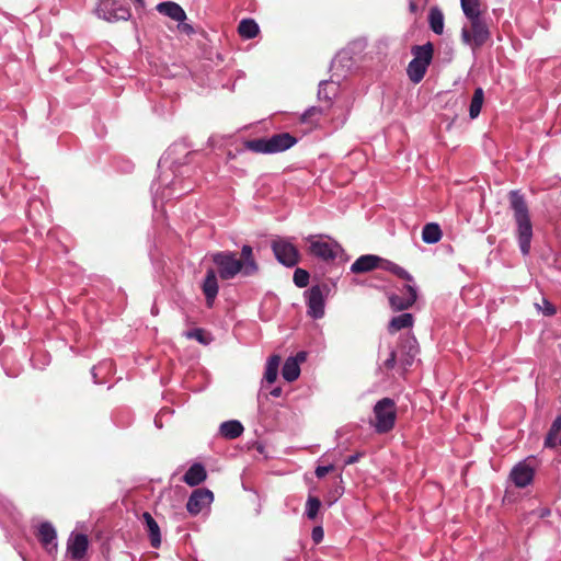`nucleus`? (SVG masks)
<instances>
[{
	"label": "nucleus",
	"instance_id": "16",
	"mask_svg": "<svg viewBox=\"0 0 561 561\" xmlns=\"http://www.w3.org/2000/svg\"><path fill=\"white\" fill-rule=\"evenodd\" d=\"M382 260L373 254H366L359 256L351 266V271L353 273H366L378 266H381Z\"/></svg>",
	"mask_w": 561,
	"mask_h": 561
},
{
	"label": "nucleus",
	"instance_id": "31",
	"mask_svg": "<svg viewBox=\"0 0 561 561\" xmlns=\"http://www.w3.org/2000/svg\"><path fill=\"white\" fill-rule=\"evenodd\" d=\"M427 66L416 61L411 60L408 66V75L412 82L419 83L425 76Z\"/></svg>",
	"mask_w": 561,
	"mask_h": 561
},
{
	"label": "nucleus",
	"instance_id": "19",
	"mask_svg": "<svg viewBox=\"0 0 561 561\" xmlns=\"http://www.w3.org/2000/svg\"><path fill=\"white\" fill-rule=\"evenodd\" d=\"M142 520L147 527V531L150 538L151 546L158 548L161 543V534L158 523L154 520L152 515L148 512L142 514Z\"/></svg>",
	"mask_w": 561,
	"mask_h": 561
},
{
	"label": "nucleus",
	"instance_id": "27",
	"mask_svg": "<svg viewBox=\"0 0 561 561\" xmlns=\"http://www.w3.org/2000/svg\"><path fill=\"white\" fill-rule=\"evenodd\" d=\"M259 25L252 19H243L238 26V32L242 38L251 39L259 34Z\"/></svg>",
	"mask_w": 561,
	"mask_h": 561
},
{
	"label": "nucleus",
	"instance_id": "2",
	"mask_svg": "<svg viewBox=\"0 0 561 561\" xmlns=\"http://www.w3.org/2000/svg\"><path fill=\"white\" fill-rule=\"evenodd\" d=\"M510 205L516 222V238L519 250L522 254L526 256L530 253L533 239V224L528 206L524 196L518 191H512L510 193Z\"/></svg>",
	"mask_w": 561,
	"mask_h": 561
},
{
	"label": "nucleus",
	"instance_id": "21",
	"mask_svg": "<svg viewBox=\"0 0 561 561\" xmlns=\"http://www.w3.org/2000/svg\"><path fill=\"white\" fill-rule=\"evenodd\" d=\"M243 425L236 420L226 421L220 424L219 433L228 439H234L243 433Z\"/></svg>",
	"mask_w": 561,
	"mask_h": 561
},
{
	"label": "nucleus",
	"instance_id": "13",
	"mask_svg": "<svg viewBox=\"0 0 561 561\" xmlns=\"http://www.w3.org/2000/svg\"><path fill=\"white\" fill-rule=\"evenodd\" d=\"M37 537L48 553L57 551V533L50 523L45 522L38 526Z\"/></svg>",
	"mask_w": 561,
	"mask_h": 561
},
{
	"label": "nucleus",
	"instance_id": "14",
	"mask_svg": "<svg viewBox=\"0 0 561 561\" xmlns=\"http://www.w3.org/2000/svg\"><path fill=\"white\" fill-rule=\"evenodd\" d=\"M89 540L83 534H71L67 542V552L73 560H81L88 550Z\"/></svg>",
	"mask_w": 561,
	"mask_h": 561
},
{
	"label": "nucleus",
	"instance_id": "41",
	"mask_svg": "<svg viewBox=\"0 0 561 561\" xmlns=\"http://www.w3.org/2000/svg\"><path fill=\"white\" fill-rule=\"evenodd\" d=\"M396 357H397L396 352L391 351L389 354V357L385 360V366L387 368H393L394 364H396Z\"/></svg>",
	"mask_w": 561,
	"mask_h": 561
},
{
	"label": "nucleus",
	"instance_id": "37",
	"mask_svg": "<svg viewBox=\"0 0 561 561\" xmlns=\"http://www.w3.org/2000/svg\"><path fill=\"white\" fill-rule=\"evenodd\" d=\"M538 308H540L542 310V313L548 317H551L557 312L556 307L547 299L542 300V308L540 306H538Z\"/></svg>",
	"mask_w": 561,
	"mask_h": 561
},
{
	"label": "nucleus",
	"instance_id": "46",
	"mask_svg": "<svg viewBox=\"0 0 561 561\" xmlns=\"http://www.w3.org/2000/svg\"><path fill=\"white\" fill-rule=\"evenodd\" d=\"M184 28H185L186 31H191V30H192V27H191L190 25H185V26H184Z\"/></svg>",
	"mask_w": 561,
	"mask_h": 561
},
{
	"label": "nucleus",
	"instance_id": "43",
	"mask_svg": "<svg viewBox=\"0 0 561 561\" xmlns=\"http://www.w3.org/2000/svg\"><path fill=\"white\" fill-rule=\"evenodd\" d=\"M282 388L280 387H276L274 388L272 391H271V396L274 397V398H278L282 396Z\"/></svg>",
	"mask_w": 561,
	"mask_h": 561
},
{
	"label": "nucleus",
	"instance_id": "34",
	"mask_svg": "<svg viewBox=\"0 0 561 561\" xmlns=\"http://www.w3.org/2000/svg\"><path fill=\"white\" fill-rule=\"evenodd\" d=\"M321 502L319 499L309 496L306 504V515L309 519H314L318 515Z\"/></svg>",
	"mask_w": 561,
	"mask_h": 561
},
{
	"label": "nucleus",
	"instance_id": "38",
	"mask_svg": "<svg viewBox=\"0 0 561 561\" xmlns=\"http://www.w3.org/2000/svg\"><path fill=\"white\" fill-rule=\"evenodd\" d=\"M334 470V466L333 465H328V466H318L316 468V476L317 478L321 479L323 478L325 474H328L329 472L333 471Z\"/></svg>",
	"mask_w": 561,
	"mask_h": 561
},
{
	"label": "nucleus",
	"instance_id": "44",
	"mask_svg": "<svg viewBox=\"0 0 561 561\" xmlns=\"http://www.w3.org/2000/svg\"><path fill=\"white\" fill-rule=\"evenodd\" d=\"M294 358L298 359V365L306 359V353L299 352Z\"/></svg>",
	"mask_w": 561,
	"mask_h": 561
},
{
	"label": "nucleus",
	"instance_id": "3",
	"mask_svg": "<svg viewBox=\"0 0 561 561\" xmlns=\"http://www.w3.org/2000/svg\"><path fill=\"white\" fill-rule=\"evenodd\" d=\"M296 144V139L288 133L273 135L270 138L253 139L245 142V148L259 153L282 152Z\"/></svg>",
	"mask_w": 561,
	"mask_h": 561
},
{
	"label": "nucleus",
	"instance_id": "42",
	"mask_svg": "<svg viewBox=\"0 0 561 561\" xmlns=\"http://www.w3.org/2000/svg\"><path fill=\"white\" fill-rule=\"evenodd\" d=\"M363 457V454L362 453H356L354 455H351L348 456L346 459H345V465L348 466V465H353L355 462H357L360 458Z\"/></svg>",
	"mask_w": 561,
	"mask_h": 561
},
{
	"label": "nucleus",
	"instance_id": "28",
	"mask_svg": "<svg viewBox=\"0 0 561 561\" xmlns=\"http://www.w3.org/2000/svg\"><path fill=\"white\" fill-rule=\"evenodd\" d=\"M428 23L431 30L440 35L444 31V14L440 9L437 7L431 8L428 13Z\"/></svg>",
	"mask_w": 561,
	"mask_h": 561
},
{
	"label": "nucleus",
	"instance_id": "35",
	"mask_svg": "<svg viewBox=\"0 0 561 561\" xmlns=\"http://www.w3.org/2000/svg\"><path fill=\"white\" fill-rule=\"evenodd\" d=\"M309 277V273L306 270L297 268L294 272V283L299 288H304L308 285Z\"/></svg>",
	"mask_w": 561,
	"mask_h": 561
},
{
	"label": "nucleus",
	"instance_id": "12",
	"mask_svg": "<svg viewBox=\"0 0 561 561\" xmlns=\"http://www.w3.org/2000/svg\"><path fill=\"white\" fill-rule=\"evenodd\" d=\"M534 476L535 470L526 460L515 465L510 473L512 482L517 488H526L534 480Z\"/></svg>",
	"mask_w": 561,
	"mask_h": 561
},
{
	"label": "nucleus",
	"instance_id": "33",
	"mask_svg": "<svg viewBox=\"0 0 561 561\" xmlns=\"http://www.w3.org/2000/svg\"><path fill=\"white\" fill-rule=\"evenodd\" d=\"M380 267L396 274L397 276H399L402 279H405L408 283H413V277L410 273H408L404 268H402L401 266H399L390 261L382 260Z\"/></svg>",
	"mask_w": 561,
	"mask_h": 561
},
{
	"label": "nucleus",
	"instance_id": "40",
	"mask_svg": "<svg viewBox=\"0 0 561 561\" xmlns=\"http://www.w3.org/2000/svg\"><path fill=\"white\" fill-rule=\"evenodd\" d=\"M316 113H319V110L317 107L312 106L308 108L301 116L302 122H308L310 117Z\"/></svg>",
	"mask_w": 561,
	"mask_h": 561
},
{
	"label": "nucleus",
	"instance_id": "39",
	"mask_svg": "<svg viewBox=\"0 0 561 561\" xmlns=\"http://www.w3.org/2000/svg\"><path fill=\"white\" fill-rule=\"evenodd\" d=\"M312 540L316 542V543H319L322 541L323 539V529L322 527L320 526H317L312 529Z\"/></svg>",
	"mask_w": 561,
	"mask_h": 561
},
{
	"label": "nucleus",
	"instance_id": "6",
	"mask_svg": "<svg viewBox=\"0 0 561 561\" xmlns=\"http://www.w3.org/2000/svg\"><path fill=\"white\" fill-rule=\"evenodd\" d=\"M95 13L107 22L127 21L131 15L130 9L117 0H100Z\"/></svg>",
	"mask_w": 561,
	"mask_h": 561
},
{
	"label": "nucleus",
	"instance_id": "22",
	"mask_svg": "<svg viewBox=\"0 0 561 561\" xmlns=\"http://www.w3.org/2000/svg\"><path fill=\"white\" fill-rule=\"evenodd\" d=\"M443 232L438 224H426L422 229V240L427 244H435L442 239Z\"/></svg>",
	"mask_w": 561,
	"mask_h": 561
},
{
	"label": "nucleus",
	"instance_id": "15",
	"mask_svg": "<svg viewBox=\"0 0 561 561\" xmlns=\"http://www.w3.org/2000/svg\"><path fill=\"white\" fill-rule=\"evenodd\" d=\"M202 289L206 297L207 306L209 308L213 307L215 299L218 295V290H219L217 275L214 270L210 268L207 271L204 282H203V285H202Z\"/></svg>",
	"mask_w": 561,
	"mask_h": 561
},
{
	"label": "nucleus",
	"instance_id": "25",
	"mask_svg": "<svg viewBox=\"0 0 561 561\" xmlns=\"http://www.w3.org/2000/svg\"><path fill=\"white\" fill-rule=\"evenodd\" d=\"M280 364V356L279 355H272L268 357L265 366L264 377L263 381L267 383H273L278 375V367Z\"/></svg>",
	"mask_w": 561,
	"mask_h": 561
},
{
	"label": "nucleus",
	"instance_id": "4",
	"mask_svg": "<svg viewBox=\"0 0 561 561\" xmlns=\"http://www.w3.org/2000/svg\"><path fill=\"white\" fill-rule=\"evenodd\" d=\"M374 417L375 421L371 424L377 433L390 432L394 427L397 419L394 401L390 398L377 401L374 407Z\"/></svg>",
	"mask_w": 561,
	"mask_h": 561
},
{
	"label": "nucleus",
	"instance_id": "1",
	"mask_svg": "<svg viewBox=\"0 0 561 561\" xmlns=\"http://www.w3.org/2000/svg\"><path fill=\"white\" fill-rule=\"evenodd\" d=\"M213 262L216 264L218 274L222 279H231L239 273L251 276L259 271L252 247L248 244H244L241 249V259H238L234 252L222 251L213 255Z\"/></svg>",
	"mask_w": 561,
	"mask_h": 561
},
{
	"label": "nucleus",
	"instance_id": "8",
	"mask_svg": "<svg viewBox=\"0 0 561 561\" xmlns=\"http://www.w3.org/2000/svg\"><path fill=\"white\" fill-rule=\"evenodd\" d=\"M310 253L323 261L334 260L340 253H342V247L333 239L329 237H309Z\"/></svg>",
	"mask_w": 561,
	"mask_h": 561
},
{
	"label": "nucleus",
	"instance_id": "17",
	"mask_svg": "<svg viewBox=\"0 0 561 561\" xmlns=\"http://www.w3.org/2000/svg\"><path fill=\"white\" fill-rule=\"evenodd\" d=\"M157 10L159 13L167 15L176 22H183L186 19V13L182 7L172 1L159 3L157 5Z\"/></svg>",
	"mask_w": 561,
	"mask_h": 561
},
{
	"label": "nucleus",
	"instance_id": "11",
	"mask_svg": "<svg viewBox=\"0 0 561 561\" xmlns=\"http://www.w3.org/2000/svg\"><path fill=\"white\" fill-rule=\"evenodd\" d=\"M416 287L413 283H408L404 286L402 296L392 294L389 296V302L393 310L401 311L410 308L416 300Z\"/></svg>",
	"mask_w": 561,
	"mask_h": 561
},
{
	"label": "nucleus",
	"instance_id": "36",
	"mask_svg": "<svg viewBox=\"0 0 561 561\" xmlns=\"http://www.w3.org/2000/svg\"><path fill=\"white\" fill-rule=\"evenodd\" d=\"M186 337L197 340L203 344H207L208 341L204 336V331L202 329H193L185 333Z\"/></svg>",
	"mask_w": 561,
	"mask_h": 561
},
{
	"label": "nucleus",
	"instance_id": "23",
	"mask_svg": "<svg viewBox=\"0 0 561 561\" xmlns=\"http://www.w3.org/2000/svg\"><path fill=\"white\" fill-rule=\"evenodd\" d=\"M561 432V413L552 422L543 442L545 448L554 449L558 446V437Z\"/></svg>",
	"mask_w": 561,
	"mask_h": 561
},
{
	"label": "nucleus",
	"instance_id": "5",
	"mask_svg": "<svg viewBox=\"0 0 561 561\" xmlns=\"http://www.w3.org/2000/svg\"><path fill=\"white\" fill-rule=\"evenodd\" d=\"M470 28H461L462 42L473 48L482 46L490 38V31L482 15L469 18Z\"/></svg>",
	"mask_w": 561,
	"mask_h": 561
},
{
	"label": "nucleus",
	"instance_id": "9",
	"mask_svg": "<svg viewBox=\"0 0 561 561\" xmlns=\"http://www.w3.org/2000/svg\"><path fill=\"white\" fill-rule=\"evenodd\" d=\"M325 291H328L327 285H314L305 291L308 314L312 319H321L324 316Z\"/></svg>",
	"mask_w": 561,
	"mask_h": 561
},
{
	"label": "nucleus",
	"instance_id": "20",
	"mask_svg": "<svg viewBox=\"0 0 561 561\" xmlns=\"http://www.w3.org/2000/svg\"><path fill=\"white\" fill-rule=\"evenodd\" d=\"M339 92V84L331 80H323L319 83L318 99L324 101L328 105Z\"/></svg>",
	"mask_w": 561,
	"mask_h": 561
},
{
	"label": "nucleus",
	"instance_id": "47",
	"mask_svg": "<svg viewBox=\"0 0 561 561\" xmlns=\"http://www.w3.org/2000/svg\"><path fill=\"white\" fill-rule=\"evenodd\" d=\"M558 445L561 446V437L558 439Z\"/></svg>",
	"mask_w": 561,
	"mask_h": 561
},
{
	"label": "nucleus",
	"instance_id": "18",
	"mask_svg": "<svg viewBox=\"0 0 561 561\" xmlns=\"http://www.w3.org/2000/svg\"><path fill=\"white\" fill-rule=\"evenodd\" d=\"M207 478L206 470L203 465L194 463L185 472L183 481L190 486H196L204 482Z\"/></svg>",
	"mask_w": 561,
	"mask_h": 561
},
{
	"label": "nucleus",
	"instance_id": "32",
	"mask_svg": "<svg viewBox=\"0 0 561 561\" xmlns=\"http://www.w3.org/2000/svg\"><path fill=\"white\" fill-rule=\"evenodd\" d=\"M483 100H484V92H483L482 88H477L474 90V93H473V96L471 99V103L469 106V115L472 119L477 118L479 116L481 108H482Z\"/></svg>",
	"mask_w": 561,
	"mask_h": 561
},
{
	"label": "nucleus",
	"instance_id": "45",
	"mask_svg": "<svg viewBox=\"0 0 561 561\" xmlns=\"http://www.w3.org/2000/svg\"><path fill=\"white\" fill-rule=\"evenodd\" d=\"M95 367L92 368V376H93V379H94V382L98 383V379H96V374H95Z\"/></svg>",
	"mask_w": 561,
	"mask_h": 561
},
{
	"label": "nucleus",
	"instance_id": "30",
	"mask_svg": "<svg viewBox=\"0 0 561 561\" xmlns=\"http://www.w3.org/2000/svg\"><path fill=\"white\" fill-rule=\"evenodd\" d=\"M414 58L412 60H416L425 66H430L432 57H433V48L431 44H426L423 46H416L413 49Z\"/></svg>",
	"mask_w": 561,
	"mask_h": 561
},
{
	"label": "nucleus",
	"instance_id": "29",
	"mask_svg": "<svg viewBox=\"0 0 561 561\" xmlns=\"http://www.w3.org/2000/svg\"><path fill=\"white\" fill-rule=\"evenodd\" d=\"M460 7L467 19L482 15L480 0H460Z\"/></svg>",
	"mask_w": 561,
	"mask_h": 561
},
{
	"label": "nucleus",
	"instance_id": "7",
	"mask_svg": "<svg viewBox=\"0 0 561 561\" xmlns=\"http://www.w3.org/2000/svg\"><path fill=\"white\" fill-rule=\"evenodd\" d=\"M272 250L276 260L287 267H293L299 262V252L289 238H275L272 241Z\"/></svg>",
	"mask_w": 561,
	"mask_h": 561
},
{
	"label": "nucleus",
	"instance_id": "26",
	"mask_svg": "<svg viewBox=\"0 0 561 561\" xmlns=\"http://www.w3.org/2000/svg\"><path fill=\"white\" fill-rule=\"evenodd\" d=\"M413 316L411 313H402L393 317L389 322L388 330L390 333H394L402 329H408L413 325Z\"/></svg>",
	"mask_w": 561,
	"mask_h": 561
},
{
	"label": "nucleus",
	"instance_id": "24",
	"mask_svg": "<svg viewBox=\"0 0 561 561\" xmlns=\"http://www.w3.org/2000/svg\"><path fill=\"white\" fill-rule=\"evenodd\" d=\"M282 375L286 381H295L300 375V366L298 365V359L288 357L283 365Z\"/></svg>",
	"mask_w": 561,
	"mask_h": 561
},
{
	"label": "nucleus",
	"instance_id": "10",
	"mask_svg": "<svg viewBox=\"0 0 561 561\" xmlns=\"http://www.w3.org/2000/svg\"><path fill=\"white\" fill-rule=\"evenodd\" d=\"M214 500V494L211 491L207 489H197L195 490L188 501L186 503V508L190 514L197 515L199 514L206 506H209Z\"/></svg>",
	"mask_w": 561,
	"mask_h": 561
}]
</instances>
